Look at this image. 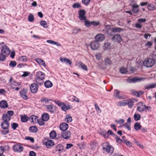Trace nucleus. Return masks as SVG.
<instances>
[{
  "instance_id": "23",
  "label": "nucleus",
  "mask_w": 156,
  "mask_h": 156,
  "mask_svg": "<svg viewBox=\"0 0 156 156\" xmlns=\"http://www.w3.org/2000/svg\"><path fill=\"white\" fill-rule=\"evenodd\" d=\"M46 108L48 111L52 113L55 111V109L53 105H45Z\"/></svg>"
},
{
  "instance_id": "52",
  "label": "nucleus",
  "mask_w": 156,
  "mask_h": 156,
  "mask_svg": "<svg viewBox=\"0 0 156 156\" xmlns=\"http://www.w3.org/2000/svg\"><path fill=\"white\" fill-rule=\"evenodd\" d=\"M18 126V124L16 123H13L11 124V128L14 130L16 129V128Z\"/></svg>"
},
{
  "instance_id": "31",
  "label": "nucleus",
  "mask_w": 156,
  "mask_h": 156,
  "mask_svg": "<svg viewBox=\"0 0 156 156\" xmlns=\"http://www.w3.org/2000/svg\"><path fill=\"white\" fill-rule=\"evenodd\" d=\"M46 42L48 43L56 45L57 46H61V44L58 42H57L55 41L51 40H48L46 41Z\"/></svg>"
},
{
  "instance_id": "39",
  "label": "nucleus",
  "mask_w": 156,
  "mask_h": 156,
  "mask_svg": "<svg viewBox=\"0 0 156 156\" xmlns=\"http://www.w3.org/2000/svg\"><path fill=\"white\" fill-rule=\"evenodd\" d=\"M156 85L155 83H152L149 85H147L145 86V88L147 90H149L154 87Z\"/></svg>"
},
{
  "instance_id": "19",
  "label": "nucleus",
  "mask_w": 156,
  "mask_h": 156,
  "mask_svg": "<svg viewBox=\"0 0 156 156\" xmlns=\"http://www.w3.org/2000/svg\"><path fill=\"white\" fill-rule=\"evenodd\" d=\"M8 106L7 101L5 100L0 101V107L1 108H5Z\"/></svg>"
},
{
  "instance_id": "17",
  "label": "nucleus",
  "mask_w": 156,
  "mask_h": 156,
  "mask_svg": "<svg viewBox=\"0 0 156 156\" xmlns=\"http://www.w3.org/2000/svg\"><path fill=\"white\" fill-rule=\"evenodd\" d=\"M106 29V33L109 36H112L113 35V32L112 31V28H110L108 25H106L105 27Z\"/></svg>"
},
{
  "instance_id": "60",
  "label": "nucleus",
  "mask_w": 156,
  "mask_h": 156,
  "mask_svg": "<svg viewBox=\"0 0 156 156\" xmlns=\"http://www.w3.org/2000/svg\"><path fill=\"white\" fill-rule=\"evenodd\" d=\"M90 0H82V2L85 5H87L89 4Z\"/></svg>"
},
{
  "instance_id": "25",
  "label": "nucleus",
  "mask_w": 156,
  "mask_h": 156,
  "mask_svg": "<svg viewBox=\"0 0 156 156\" xmlns=\"http://www.w3.org/2000/svg\"><path fill=\"white\" fill-rule=\"evenodd\" d=\"M11 117L8 115L6 113L4 114L3 115L2 118L4 121L9 122L11 119Z\"/></svg>"
},
{
  "instance_id": "24",
  "label": "nucleus",
  "mask_w": 156,
  "mask_h": 156,
  "mask_svg": "<svg viewBox=\"0 0 156 156\" xmlns=\"http://www.w3.org/2000/svg\"><path fill=\"white\" fill-rule=\"evenodd\" d=\"M41 118L42 120L44 121H48L49 118V115L47 113H44L42 115Z\"/></svg>"
},
{
  "instance_id": "54",
  "label": "nucleus",
  "mask_w": 156,
  "mask_h": 156,
  "mask_svg": "<svg viewBox=\"0 0 156 156\" xmlns=\"http://www.w3.org/2000/svg\"><path fill=\"white\" fill-rule=\"evenodd\" d=\"M123 142L125 143L127 146L131 147L132 146V144L130 141L127 140H123Z\"/></svg>"
},
{
  "instance_id": "53",
  "label": "nucleus",
  "mask_w": 156,
  "mask_h": 156,
  "mask_svg": "<svg viewBox=\"0 0 156 156\" xmlns=\"http://www.w3.org/2000/svg\"><path fill=\"white\" fill-rule=\"evenodd\" d=\"M84 20V25L86 27H89L91 26V22L86 20V19Z\"/></svg>"
},
{
  "instance_id": "38",
  "label": "nucleus",
  "mask_w": 156,
  "mask_h": 156,
  "mask_svg": "<svg viewBox=\"0 0 156 156\" xmlns=\"http://www.w3.org/2000/svg\"><path fill=\"white\" fill-rule=\"evenodd\" d=\"M141 128V126L138 122L136 123L134 125V129L136 131H138Z\"/></svg>"
},
{
  "instance_id": "3",
  "label": "nucleus",
  "mask_w": 156,
  "mask_h": 156,
  "mask_svg": "<svg viewBox=\"0 0 156 156\" xmlns=\"http://www.w3.org/2000/svg\"><path fill=\"white\" fill-rule=\"evenodd\" d=\"M36 78L35 80L37 84L40 85L43 84V80L45 77V74L41 71H38L36 75Z\"/></svg>"
},
{
  "instance_id": "21",
  "label": "nucleus",
  "mask_w": 156,
  "mask_h": 156,
  "mask_svg": "<svg viewBox=\"0 0 156 156\" xmlns=\"http://www.w3.org/2000/svg\"><path fill=\"white\" fill-rule=\"evenodd\" d=\"M120 91L117 89H116L114 91V96L117 98L119 99H122L123 98L119 95L120 94Z\"/></svg>"
},
{
  "instance_id": "56",
  "label": "nucleus",
  "mask_w": 156,
  "mask_h": 156,
  "mask_svg": "<svg viewBox=\"0 0 156 156\" xmlns=\"http://www.w3.org/2000/svg\"><path fill=\"white\" fill-rule=\"evenodd\" d=\"M16 65V62L15 61H11L9 64V66L12 67H14Z\"/></svg>"
},
{
  "instance_id": "33",
  "label": "nucleus",
  "mask_w": 156,
  "mask_h": 156,
  "mask_svg": "<svg viewBox=\"0 0 156 156\" xmlns=\"http://www.w3.org/2000/svg\"><path fill=\"white\" fill-rule=\"evenodd\" d=\"M52 85V83L49 80H47L44 83V86L46 88L51 87Z\"/></svg>"
},
{
  "instance_id": "40",
  "label": "nucleus",
  "mask_w": 156,
  "mask_h": 156,
  "mask_svg": "<svg viewBox=\"0 0 156 156\" xmlns=\"http://www.w3.org/2000/svg\"><path fill=\"white\" fill-rule=\"evenodd\" d=\"M49 135L51 138L53 139L56 137V133L55 131L53 130L50 132Z\"/></svg>"
},
{
  "instance_id": "7",
  "label": "nucleus",
  "mask_w": 156,
  "mask_h": 156,
  "mask_svg": "<svg viewBox=\"0 0 156 156\" xmlns=\"http://www.w3.org/2000/svg\"><path fill=\"white\" fill-rule=\"evenodd\" d=\"M79 18L80 20H83L86 19V12L84 10L80 9L79 12Z\"/></svg>"
},
{
  "instance_id": "15",
  "label": "nucleus",
  "mask_w": 156,
  "mask_h": 156,
  "mask_svg": "<svg viewBox=\"0 0 156 156\" xmlns=\"http://www.w3.org/2000/svg\"><path fill=\"white\" fill-rule=\"evenodd\" d=\"M96 40L98 41H103L105 39V36L103 34H98L95 37Z\"/></svg>"
},
{
  "instance_id": "5",
  "label": "nucleus",
  "mask_w": 156,
  "mask_h": 156,
  "mask_svg": "<svg viewBox=\"0 0 156 156\" xmlns=\"http://www.w3.org/2000/svg\"><path fill=\"white\" fill-rule=\"evenodd\" d=\"M13 149L15 152L20 153L23 151L24 147L23 144L18 143L15 144L13 146Z\"/></svg>"
},
{
  "instance_id": "37",
  "label": "nucleus",
  "mask_w": 156,
  "mask_h": 156,
  "mask_svg": "<svg viewBox=\"0 0 156 156\" xmlns=\"http://www.w3.org/2000/svg\"><path fill=\"white\" fill-rule=\"evenodd\" d=\"M105 65H110L112 64V61L109 58L106 57L105 60Z\"/></svg>"
},
{
  "instance_id": "43",
  "label": "nucleus",
  "mask_w": 156,
  "mask_h": 156,
  "mask_svg": "<svg viewBox=\"0 0 156 156\" xmlns=\"http://www.w3.org/2000/svg\"><path fill=\"white\" fill-rule=\"evenodd\" d=\"M19 60L22 62H25L27 60V57L25 56H22L19 57Z\"/></svg>"
},
{
  "instance_id": "9",
  "label": "nucleus",
  "mask_w": 156,
  "mask_h": 156,
  "mask_svg": "<svg viewBox=\"0 0 156 156\" xmlns=\"http://www.w3.org/2000/svg\"><path fill=\"white\" fill-rule=\"evenodd\" d=\"M99 44L96 41L91 42L90 44V48L94 50L97 49L99 47Z\"/></svg>"
},
{
  "instance_id": "44",
  "label": "nucleus",
  "mask_w": 156,
  "mask_h": 156,
  "mask_svg": "<svg viewBox=\"0 0 156 156\" xmlns=\"http://www.w3.org/2000/svg\"><path fill=\"white\" fill-rule=\"evenodd\" d=\"M40 24L41 25L43 26L44 27L47 28L48 27V25L47 22L45 21L42 20L40 21Z\"/></svg>"
},
{
  "instance_id": "58",
  "label": "nucleus",
  "mask_w": 156,
  "mask_h": 156,
  "mask_svg": "<svg viewBox=\"0 0 156 156\" xmlns=\"http://www.w3.org/2000/svg\"><path fill=\"white\" fill-rule=\"evenodd\" d=\"M80 31V29L77 28H75L73 30V34H77Z\"/></svg>"
},
{
  "instance_id": "6",
  "label": "nucleus",
  "mask_w": 156,
  "mask_h": 156,
  "mask_svg": "<svg viewBox=\"0 0 156 156\" xmlns=\"http://www.w3.org/2000/svg\"><path fill=\"white\" fill-rule=\"evenodd\" d=\"M144 79L145 78L143 77H134L133 78H129L126 80V81L128 83H134L136 82L144 80Z\"/></svg>"
},
{
  "instance_id": "41",
  "label": "nucleus",
  "mask_w": 156,
  "mask_h": 156,
  "mask_svg": "<svg viewBox=\"0 0 156 156\" xmlns=\"http://www.w3.org/2000/svg\"><path fill=\"white\" fill-rule=\"evenodd\" d=\"M133 118L135 120L137 121L140 119L141 115L139 114L135 113L134 115Z\"/></svg>"
},
{
  "instance_id": "51",
  "label": "nucleus",
  "mask_w": 156,
  "mask_h": 156,
  "mask_svg": "<svg viewBox=\"0 0 156 156\" xmlns=\"http://www.w3.org/2000/svg\"><path fill=\"white\" fill-rule=\"evenodd\" d=\"M120 71L122 74H126L127 72V69L124 67H122L120 68Z\"/></svg>"
},
{
  "instance_id": "22",
  "label": "nucleus",
  "mask_w": 156,
  "mask_h": 156,
  "mask_svg": "<svg viewBox=\"0 0 156 156\" xmlns=\"http://www.w3.org/2000/svg\"><path fill=\"white\" fill-rule=\"evenodd\" d=\"M61 108L63 111H66L69 109L72 108V106L70 105H66L64 104Z\"/></svg>"
},
{
  "instance_id": "16",
  "label": "nucleus",
  "mask_w": 156,
  "mask_h": 156,
  "mask_svg": "<svg viewBox=\"0 0 156 156\" xmlns=\"http://www.w3.org/2000/svg\"><path fill=\"white\" fill-rule=\"evenodd\" d=\"M68 127V125L66 122L62 123L59 126L60 129L63 131H66Z\"/></svg>"
},
{
  "instance_id": "59",
  "label": "nucleus",
  "mask_w": 156,
  "mask_h": 156,
  "mask_svg": "<svg viewBox=\"0 0 156 156\" xmlns=\"http://www.w3.org/2000/svg\"><path fill=\"white\" fill-rule=\"evenodd\" d=\"M37 122L38 124L40 126H42L45 124L44 121H43L42 119L37 120Z\"/></svg>"
},
{
  "instance_id": "8",
  "label": "nucleus",
  "mask_w": 156,
  "mask_h": 156,
  "mask_svg": "<svg viewBox=\"0 0 156 156\" xmlns=\"http://www.w3.org/2000/svg\"><path fill=\"white\" fill-rule=\"evenodd\" d=\"M38 85L35 83L31 84L30 87L31 92L32 93H36L38 90Z\"/></svg>"
},
{
  "instance_id": "47",
  "label": "nucleus",
  "mask_w": 156,
  "mask_h": 156,
  "mask_svg": "<svg viewBox=\"0 0 156 156\" xmlns=\"http://www.w3.org/2000/svg\"><path fill=\"white\" fill-rule=\"evenodd\" d=\"M72 121V118L69 115H67L65 119V121L68 123L71 122Z\"/></svg>"
},
{
  "instance_id": "14",
  "label": "nucleus",
  "mask_w": 156,
  "mask_h": 156,
  "mask_svg": "<svg viewBox=\"0 0 156 156\" xmlns=\"http://www.w3.org/2000/svg\"><path fill=\"white\" fill-rule=\"evenodd\" d=\"M64 149L63 146L62 144H58L55 146V151L59 153H60L63 151Z\"/></svg>"
},
{
  "instance_id": "13",
  "label": "nucleus",
  "mask_w": 156,
  "mask_h": 156,
  "mask_svg": "<svg viewBox=\"0 0 156 156\" xmlns=\"http://www.w3.org/2000/svg\"><path fill=\"white\" fill-rule=\"evenodd\" d=\"M138 105L139 106L137 107V110L140 112L144 111L145 109V105L142 102H140Z\"/></svg>"
},
{
  "instance_id": "50",
  "label": "nucleus",
  "mask_w": 156,
  "mask_h": 156,
  "mask_svg": "<svg viewBox=\"0 0 156 156\" xmlns=\"http://www.w3.org/2000/svg\"><path fill=\"white\" fill-rule=\"evenodd\" d=\"M128 104L127 105H128V107L129 108H131L133 106V101L131 100H127Z\"/></svg>"
},
{
  "instance_id": "62",
  "label": "nucleus",
  "mask_w": 156,
  "mask_h": 156,
  "mask_svg": "<svg viewBox=\"0 0 156 156\" xmlns=\"http://www.w3.org/2000/svg\"><path fill=\"white\" fill-rule=\"evenodd\" d=\"M97 144V142L95 141L92 142H91L90 146L91 148H94L96 146Z\"/></svg>"
},
{
  "instance_id": "30",
  "label": "nucleus",
  "mask_w": 156,
  "mask_h": 156,
  "mask_svg": "<svg viewBox=\"0 0 156 156\" xmlns=\"http://www.w3.org/2000/svg\"><path fill=\"white\" fill-rule=\"evenodd\" d=\"M55 144L54 142L52 140L48 141L46 143V146L47 148H50L52 146H53Z\"/></svg>"
},
{
  "instance_id": "27",
  "label": "nucleus",
  "mask_w": 156,
  "mask_h": 156,
  "mask_svg": "<svg viewBox=\"0 0 156 156\" xmlns=\"http://www.w3.org/2000/svg\"><path fill=\"white\" fill-rule=\"evenodd\" d=\"M128 103L127 100L119 101L117 103V105L118 106H123L127 105Z\"/></svg>"
},
{
  "instance_id": "29",
  "label": "nucleus",
  "mask_w": 156,
  "mask_h": 156,
  "mask_svg": "<svg viewBox=\"0 0 156 156\" xmlns=\"http://www.w3.org/2000/svg\"><path fill=\"white\" fill-rule=\"evenodd\" d=\"M36 62L39 65H42L43 66L45 67L46 66L44 60L40 58H37L35 59Z\"/></svg>"
},
{
  "instance_id": "48",
  "label": "nucleus",
  "mask_w": 156,
  "mask_h": 156,
  "mask_svg": "<svg viewBox=\"0 0 156 156\" xmlns=\"http://www.w3.org/2000/svg\"><path fill=\"white\" fill-rule=\"evenodd\" d=\"M147 9L149 10H154L155 9V7L153 4H151L148 5Z\"/></svg>"
},
{
  "instance_id": "42",
  "label": "nucleus",
  "mask_w": 156,
  "mask_h": 156,
  "mask_svg": "<svg viewBox=\"0 0 156 156\" xmlns=\"http://www.w3.org/2000/svg\"><path fill=\"white\" fill-rule=\"evenodd\" d=\"M20 85L21 84L20 83H17L15 81H14V82L11 85V88L12 89H15V87L20 86Z\"/></svg>"
},
{
  "instance_id": "49",
  "label": "nucleus",
  "mask_w": 156,
  "mask_h": 156,
  "mask_svg": "<svg viewBox=\"0 0 156 156\" xmlns=\"http://www.w3.org/2000/svg\"><path fill=\"white\" fill-rule=\"evenodd\" d=\"M81 7V5L78 2L75 3L73 4L72 5V7L74 9L78 8Z\"/></svg>"
},
{
  "instance_id": "2",
  "label": "nucleus",
  "mask_w": 156,
  "mask_h": 156,
  "mask_svg": "<svg viewBox=\"0 0 156 156\" xmlns=\"http://www.w3.org/2000/svg\"><path fill=\"white\" fill-rule=\"evenodd\" d=\"M10 124L9 122L3 121L1 124V126L2 130L0 132L2 135H6L9 132V127Z\"/></svg>"
},
{
  "instance_id": "36",
  "label": "nucleus",
  "mask_w": 156,
  "mask_h": 156,
  "mask_svg": "<svg viewBox=\"0 0 156 156\" xmlns=\"http://www.w3.org/2000/svg\"><path fill=\"white\" fill-rule=\"evenodd\" d=\"M29 118L26 115L21 116V120L22 122H26L28 121Z\"/></svg>"
},
{
  "instance_id": "11",
  "label": "nucleus",
  "mask_w": 156,
  "mask_h": 156,
  "mask_svg": "<svg viewBox=\"0 0 156 156\" xmlns=\"http://www.w3.org/2000/svg\"><path fill=\"white\" fill-rule=\"evenodd\" d=\"M112 40V41L120 43L122 41V39L120 35L119 34H116L113 37Z\"/></svg>"
},
{
  "instance_id": "12",
  "label": "nucleus",
  "mask_w": 156,
  "mask_h": 156,
  "mask_svg": "<svg viewBox=\"0 0 156 156\" xmlns=\"http://www.w3.org/2000/svg\"><path fill=\"white\" fill-rule=\"evenodd\" d=\"M20 96L24 99L27 100L28 99L27 95V90L25 89H23L20 92Z\"/></svg>"
},
{
  "instance_id": "45",
  "label": "nucleus",
  "mask_w": 156,
  "mask_h": 156,
  "mask_svg": "<svg viewBox=\"0 0 156 156\" xmlns=\"http://www.w3.org/2000/svg\"><path fill=\"white\" fill-rule=\"evenodd\" d=\"M80 65L81 66V68L85 71L87 70V66L82 62H79Z\"/></svg>"
},
{
  "instance_id": "34",
  "label": "nucleus",
  "mask_w": 156,
  "mask_h": 156,
  "mask_svg": "<svg viewBox=\"0 0 156 156\" xmlns=\"http://www.w3.org/2000/svg\"><path fill=\"white\" fill-rule=\"evenodd\" d=\"M111 44L109 42H107L105 43L103 49L105 50H108L110 48Z\"/></svg>"
},
{
  "instance_id": "64",
  "label": "nucleus",
  "mask_w": 156,
  "mask_h": 156,
  "mask_svg": "<svg viewBox=\"0 0 156 156\" xmlns=\"http://www.w3.org/2000/svg\"><path fill=\"white\" fill-rule=\"evenodd\" d=\"M99 23L98 22L93 21L91 22V25L94 26H96L99 25Z\"/></svg>"
},
{
  "instance_id": "28",
  "label": "nucleus",
  "mask_w": 156,
  "mask_h": 156,
  "mask_svg": "<svg viewBox=\"0 0 156 156\" xmlns=\"http://www.w3.org/2000/svg\"><path fill=\"white\" fill-rule=\"evenodd\" d=\"M37 120H38V117L36 115H32L29 118V120L31 122H36Z\"/></svg>"
},
{
  "instance_id": "10",
  "label": "nucleus",
  "mask_w": 156,
  "mask_h": 156,
  "mask_svg": "<svg viewBox=\"0 0 156 156\" xmlns=\"http://www.w3.org/2000/svg\"><path fill=\"white\" fill-rule=\"evenodd\" d=\"M71 135V133L69 131H64L62 133V137L65 139H68L69 138Z\"/></svg>"
},
{
  "instance_id": "55",
  "label": "nucleus",
  "mask_w": 156,
  "mask_h": 156,
  "mask_svg": "<svg viewBox=\"0 0 156 156\" xmlns=\"http://www.w3.org/2000/svg\"><path fill=\"white\" fill-rule=\"evenodd\" d=\"M34 16L32 14H30L28 16V20L29 22H32L34 20Z\"/></svg>"
},
{
  "instance_id": "1",
  "label": "nucleus",
  "mask_w": 156,
  "mask_h": 156,
  "mask_svg": "<svg viewBox=\"0 0 156 156\" xmlns=\"http://www.w3.org/2000/svg\"><path fill=\"white\" fill-rule=\"evenodd\" d=\"M10 52V50L6 46H3L0 54V61H5L6 57L9 54Z\"/></svg>"
},
{
  "instance_id": "4",
  "label": "nucleus",
  "mask_w": 156,
  "mask_h": 156,
  "mask_svg": "<svg viewBox=\"0 0 156 156\" xmlns=\"http://www.w3.org/2000/svg\"><path fill=\"white\" fill-rule=\"evenodd\" d=\"M155 63L154 59L151 58H148L145 59L143 62L144 66L147 68L152 67Z\"/></svg>"
},
{
  "instance_id": "20",
  "label": "nucleus",
  "mask_w": 156,
  "mask_h": 156,
  "mask_svg": "<svg viewBox=\"0 0 156 156\" xmlns=\"http://www.w3.org/2000/svg\"><path fill=\"white\" fill-rule=\"evenodd\" d=\"M103 149L104 150H105L107 153L111 152V153H112L114 150L113 148L111 145L108 146L106 148L103 147Z\"/></svg>"
},
{
  "instance_id": "63",
  "label": "nucleus",
  "mask_w": 156,
  "mask_h": 156,
  "mask_svg": "<svg viewBox=\"0 0 156 156\" xmlns=\"http://www.w3.org/2000/svg\"><path fill=\"white\" fill-rule=\"evenodd\" d=\"M123 126L129 130H130L131 129L130 126L126 123L123 124Z\"/></svg>"
},
{
  "instance_id": "26",
  "label": "nucleus",
  "mask_w": 156,
  "mask_h": 156,
  "mask_svg": "<svg viewBox=\"0 0 156 156\" xmlns=\"http://www.w3.org/2000/svg\"><path fill=\"white\" fill-rule=\"evenodd\" d=\"M112 31L114 33H120L121 31H123L124 30L122 28L117 27H113L112 28Z\"/></svg>"
},
{
  "instance_id": "46",
  "label": "nucleus",
  "mask_w": 156,
  "mask_h": 156,
  "mask_svg": "<svg viewBox=\"0 0 156 156\" xmlns=\"http://www.w3.org/2000/svg\"><path fill=\"white\" fill-rule=\"evenodd\" d=\"M52 100L51 99H48L47 98L43 97L42 98L41 100V102H45V103L48 102L49 101H52Z\"/></svg>"
},
{
  "instance_id": "18",
  "label": "nucleus",
  "mask_w": 156,
  "mask_h": 156,
  "mask_svg": "<svg viewBox=\"0 0 156 156\" xmlns=\"http://www.w3.org/2000/svg\"><path fill=\"white\" fill-rule=\"evenodd\" d=\"M132 9V12L135 13H138L139 11V6L137 5H133Z\"/></svg>"
},
{
  "instance_id": "57",
  "label": "nucleus",
  "mask_w": 156,
  "mask_h": 156,
  "mask_svg": "<svg viewBox=\"0 0 156 156\" xmlns=\"http://www.w3.org/2000/svg\"><path fill=\"white\" fill-rule=\"evenodd\" d=\"M94 106L97 112L99 113H101V110L100 108L98 105L96 103L94 105Z\"/></svg>"
},
{
  "instance_id": "32",
  "label": "nucleus",
  "mask_w": 156,
  "mask_h": 156,
  "mask_svg": "<svg viewBox=\"0 0 156 156\" xmlns=\"http://www.w3.org/2000/svg\"><path fill=\"white\" fill-rule=\"evenodd\" d=\"M60 60L61 62H65L67 63H68L69 65H71V62L67 58H60Z\"/></svg>"
},
{
  "instance_id": "61",
  "label": "nucleus",
  "mask_w": 156,
  "mask_h": 156,
  "mask_svg": "<svg viewBox=\"0 0 156 156\" xmlns=\"http://www.w3.org/2000/svg\"><path fill=\"white\" fill-rule=\"evenodd\" d=\"M95 56L96 58L99 60H100L101 58V54L100 53H97L95 55Z\"/></svg>"
},
{
  "instance_id": "35",
  "label": "nucleus",
  "mask_w": 156,
  "mask_h": 156,
  "mask_svg": "<svg viewBox=\"0 0 156 156\" xmlns=\"http://www.w3.org/2000/svg\"><path fill=\"white\" fill-rule=\"evenodd\" d=\"M29 130L30 132L36 133L38 131V129L35 126H32L30 127Z\"/></svg>"
}]
</instances>
